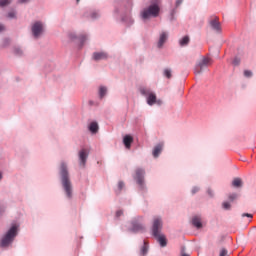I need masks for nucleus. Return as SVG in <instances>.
Listing matches in <instances>:
<instances>
[{"label":"nucleus","mask_w":256,"mask_h":256,"mask_svg":"<svg viewBox=\"0 0 256 256\" xmlns=\"http://www.w3.org/2000/svg\"><path fill=\"white\" fill-rule=\"evenodd\" d=\"M60 175H61L62 187L68 199H71L73 197V186L71 185V180L69 179V171L67 170V164L61 163Z\"/></svg>","instance_id":"f257e3e1"},{"label":"nucleus","mask_w":256,"mask_h":256,"mask_svg":"<svg viewBox=\"0 0 256 256\" xmlns=\"http://www.w3.org/2000/svg\"><path fill=\"white\" fill-rule=\"evenodd\" d=\"M11 4V0H0V7H7Z\"/></svg>","instance_id":"b1692460"},{"label":"nucleus","mask_w":256,"mask_h":256,"mask_svg":"<svg viewBox=\"0 0 256 256\" xmlns=\"http://www.w3.org/2000/svg\"><path fill=\"white\" fill-rule=\"evenodd\" d=\"M222 207H223V209H226V211H228L229 209H231V203L223 202Z\"/></svg>","instance_id":"393cba45"},{"label":"nucleus","mask_w":256,"mask_h":256,"mask_svg":"<svg viewBox=\"0 0 256 256\" xmlns=\"http://www.w3.org/2000/svg\"><path fill=\"white\" fill-rule=\"evenodd\" d=\"M227 249H225V248H222L221 250H220V254H219V256H227Z\"/></svg>","instance_id":"c756f323"},{"label":"nucleus","mask_w":256,"mask_h":256,"mask_svg":"<svg viewBox=\"0 0 256 256\" xmlns=\"http://www.w3.org/2000/svg\"><path fill=\"white\" fill-rule=\"evenodd\" d=\"M81 0H76V3H79Z\"/></svg>","instance_id":"a18cd8bd"},{"label":"nucleus","mask_w":256,"mask_h":256,"mask_svg":"<svg viewBox=\"0 0 256 256\" xmlns=\"http://www.w3.org/2000/svg\"><path fill=\"white\" fill-rule=\"evenodd\" d=\"M89 131H91V133H97V131H99V124H97V122L90 123Z\"/></svg>","instance_id":"a211bd4d"},{"label":"nucleus","mask_w":256,"mask_h":256,"mask_svg":"<svg viewBox=\"0 0 256 256\" xmlns=\"http://www.w3.org/2000/svg\"><path fill=\"white\" fill-rule=\"evenodd\" d=\"M17 237V226H12L6 235H4L0 241V247H9L13 243V239Z\"/></svg>","instance_id":"f03ea898"},{"label":"nucleus","mask_w":256,"mask_h":256,"mask_svg":"<svg viewBox=\"0 0 256 256\" xmlns=\"http://www.w3.org/2000/svg\"><path fill=\"white\" fill-rule=\"evenodd\" d=\"M210 26L212 27V29H214V31L221 33V23H219L218 17H214V19L210 21Z\"/></svg>","instance_id":"9d476101"},{"label":"nucleus","mask_w":256,"mask_h":256,"mask_svg":"<svg viewBox=\"0 0 256 256\" xmlns=\"http://www.w3.org/2000/svg\"><path fill=\"white\" fill-rule=\"evenodd\" d=\"M162 151H163V144L156 145L153 150V157H159Z\"/></svg>","instance_id":"dca6fc26"},{"label":"nucleus","mask_w":256,"mask_h":256,"mask_svg":"<svg viewBox=\"0 0 256 256\" xmlns=\"http://www.w3.org/2000/svg\"><path fill=\"white\" fill-rule=\"evenodd\" d=\"M154 237L157 239L161 247H167V238H165V235L158 233V235Z\"/></svg>","instance_id":"f8f14e48"},{"label":"nucleus","mask_w":256,"mask_h":256,"mask_svg":"<svg viewBox=\"0 0 256 256\" xmlns=\"http://www.w3.org/2000/svg\"><path fill=\"white\" fill-rule=\"evenodd\" d=\"M123 143L126 149H131V143H133V137L130 135H126L123 139Z\"/></svg>","instance_id":"4468645a"},{"label":"nucleus","mask_w":256,"mask_h":256,"mask_svg":"<svg viewBox=\"0 0 256 256\" xmlns=\"http://www.w3.org/2000/svg\"><path fill=\"white\" fill-rule=\"evenodd\" d=\"M105 95H107V87L100 86V88H99V97H100V99H103V97H105Z\"/></svg>","instance_id":"6ab92c4d"},{"label":"nucleus","mask_w":256,"mask_h":256,"mask_svg":"<svg viewBox=\"0 0 256 256\" xmlns=\"http://www.w3.org/2000/svg\"><path fill=\"white\" fill-rule=\"evenodd\" d=\"M109 55H107L106 52H95L93 53V59L94 61H103L104 59H107Z\"/></svg>","instance_id":"9b49d317"},{"label":"nucleus","mask_w":256,"mask_h":256,"mask_svg":"<svg viewBox=\"0 0 256 256\" xmlns=\"http://www.w3.org/2000/svg\"><path fill=\"white\" fill-rule=\"evenodd\" d=\"M152 5H158L159 0H151Z\"/></svg>","instance_id":"58836bf2"},{"label":"nucleus","mask_w":256,"mask_h":256,"mask_svg":"<svg viewBox=\"0 0 256 256\" xmlns=\"http://www.w3.org/2000/svg\"><path fill=\"white\" fill-rule=\"evenodd\" d=\"M156 103L158 104V105H161V100H156Z\"/></svg>","instance_id":"37998d69"},{"label":"nucleus","mask_w":256,"mask_h":256,"mask_svg":"<svg viewBox=\"0 0 256 256\" xmlns=\"http://www.w3.org/2000/svg\"><path fill=\"white\" fill-rule=\"evenodd\" d=\"M165 41H167V32H162L160 34V38L158 41V48L161 49V47H163V45H165Z\"/></svg>","instance_id":"ddd939ff"},{"label":"nucleus","mask_w":256,"mask_h":256,"mask_svg":"<svg viewBox=\"0 0 256 256\" xmlns=\"http://www.w3.org/2000/svg\"><path fill=\"white\" fill-rule=\"evenodd\" d=\"M10 41L9 39H5L3 42V47H7V45H9Z\"/></svg>","instance_id":"c9c22d12"},{"label":"nucleus","mask_w":256,"mask_h":256,"mask_svg":"<svg viewBox=\"0 0 256 256\" xmlns=\"http://www.w3.org/2000/svg\"><path fill=\"white\" fill-rule=\"evenodd\" d=\"M1 179H3V176H2L1 173H0V180H1Z\"/></svg>","instance_id":"c03bdc74"},{"label":"nucleus","mask_w":256,"mask_h":256,"mask_svg":"<svg viewBox=\"0 0 256 256\" xmlns=\"http://www.w3.org/2000/svg\"><path fill=\"white\" fill-rule=\"evenodd\" d=\"M163 73H164V77H166L167 79H171V77H172L171 69L166 68V69H164Z\"/></svg>","instance_id":"5701e85b"},{"label":"nucleus","mask_w":256,"mask_h":256,"mask_svg":"<svg viewBox=\"0 0 256 256\" xmlns=\"http://www.w3.org/2000/svg\"><path fill=\"white\" fill-rule=\"evenodd\" d=\"M121 215H123V212L121 210H118L116 212V217H121Z\"/></svg>","instance_id":"e433bc0d"},{"label":"nucleus","mask_w":256,"mask_h":256,"mask_svg":"<svg viewBox=\"0 0 256 256\" xmlns=\"http://www.w3.org/2000/svg\"><path fill=\"white\" fill-rule=\"evenodd\" d=\"M87 157H89V151H87V149H82L79 152V160H80V165L82 167H85V163H87Z\"/></svg>","instance_id":"1a4fd4ad"},{"label":"nucleus","mask_w":256,"mask_h":256,"mask_svg":"<svg viewBox=\"0 0 256 256\" xmlns=\"http://www.w3.org/2000/svg\"><path fill=\"white\" fill-rule=\"evenodd\" d=\"M228 199H229L230 203H233L235 201V199H237V194H230L228 196Z\"/></svg>","instance_id":"a878e982"},{"label":"nucleus","mask_w":256,"mask_h":256,"mask_svg":"<svg viewBox=\"0 0 256 256\" xmlns=\"http://www.w3.org/2000/svg\"><path fill=\"white\" fill-rule=\"evenodd\" d=\"M123 187H125V183H123V181H120L118 183V191H121L123 189Z\"/></svg>","instance_id":"473e14b6"},{"label":"nucleus","mask_w":256,"mask_h":256,"mask_svg":"<svg viewBox=\"0 0 256 256\" xmlns=\"http://www.w3.org/2000/svg\"><path fill=\"white\" fill-rule=\"evenodd\" d=\"M80 43H85L87 41V36L85 34H82L79 36Z\"/></svg>","instance_id":"bb28decb"},{"label":"nucleus","mask_w":256,"mask_h":256,"mask_svg":"<svg viewBox=\"0 0 256 256\" xmlns=\"http://www.w3.org/2000/svg\"><path fill=\"white\" fill-rule=\"evenodd\" d=\"M242 217H248L249 219H253V214L243 213Z\"/></svg>","instance_id":"72a5a7b5"},{"label":"nucleus","mask_w":256,"mask_h":256,"mask_svg":"<svg viewBox=\"0 0 256 256\" xmlns=\"http://www.w3.org/2000/svg\"><path fill=\"white\" fill-rule=\"evenodd\" d=\"M181 256H191L188 253H185V247L181 248Z\"/></svg>","instance_id":"f704fd0d"},{"label":"nucleus","mask_w":256,"mask_h":256,"mask_svg":"<svg viewBox=\"0 0 256 256\" xmlns=\"http://www.w3.org/2000/svg\"><path fill=\"white\" fill-rule=\"evenodd\" d=\"M197 191H199V188H197V187H195V188L192 189V193H193V194L197 193Z\"/></svg>","instance_id":"a19ab883"},{"label":"nucleus","mask_w":256,"mask_h":256,"mask_svg":"<svg viewBox=\"0 0 256 256\" xmlns=\"http://www.w3.org/2000/svg\"><path fill=\"white\" fill-rule=\"evenodd\" d=\"M159 11H161L159 4H152L142 11V19H149V17H159Z\"/></svg>","instance_id":"7ed1b4c3"},{"label":"nucleus","mask_w":256,"mask_h":256,"mask_svg":"<svg viewBox=\"0 0 256 256\" xmlns=\"http://www.w3.org/2000/svg\"><path fill=\"white\" fill-rule=\"evenodd\" d=\"M232 185L233 187H243V181L241 180V178H235L232 181Z\"/></svg>","instance_id":"aec40b11"},{"label":"nucleus","mask_w":256,"mask_h":256,"mask_svg":"<svg viewBox=\"0 0 256 256\" xmlns=\"http://www.w3.org/2000/svg\"><path fill=\"white\" fill-rule=\"evenodd\" d=\"M5 31V26L3 24H0V33Z\"/></svg>","instance_id":"ea45409f"},{"label":"nucleus","mask_w":256,"mask_h":256,"mask_svg":"<svg viewBox=\"0 0 256 256\" xmlns=\"http://www.w3.org/2000/svg\"><path fill=\"white\" fill-rule=\"evenodd\" d=\"M134 179L137 181V183H138V185H140V187H143V185L145 183V170H143L141 168H137L136 175H135Z\"/></svg>","instance_id":"6e6552de"},{"label":"nucleus","mask_w":256,"mask_h":256,"mask_svg":"<svg viewBox=\"0 0 256 256\" xmlns=\"http://www.w3.org/2000/svg\"><path fill=\"white\" fill-rule=\"evenodd\" d=\"M141 95H144V97H147V103L148 105L152 106L157 103V95L155 92L151 91L149 88H141L140 89Z\"/></svg>","instance_id":"39448f33"},{"label":"nucleus","mask_w":256,"mask_h":256,"mask_svg":"<svg viewBox=\"0 0 256 256\" xmlns=\"http://www.w3.org/2000/svg\"><path fill=\"white\" fill-rule=\"evenodd\" d=\"M161 229H163V221L159 217H155L152 225V233L154 236H158L161 233Z\"/></svg>","instance_id":"423d86ee"},{"label":"nucleus","mask_w":256,"mask_h":256,"mask_svg":"<svg viewBox=\"0 0 256 256\" xmlns=\"http://www.w3.org/2000/svg\"><path fill=\"white\" fill-rule=\"evenodd\" d=\"M244 75H245L246 77H253V72H251V70H245V71H244Z\"/></svg>","instance_id":"c85d7f7f"},{"label":"nucleus","mask_w":256,"mask_h":256,"mask_svg":"<svg viewBox=\"0 0 256 256\" xmlns=\"http://www.w3.org/2000/svg\"><path fill=\"white\" fill-rule=\"evenodd\" d=\"M192 225L194 227H197V229H201L203 227V224L201 223V218L199 216H196L192 219Z\"/></svg>","instance_id":"f3484780"},{"label":"nucleus","mask_w":256,"mask_h":256,"mask_svg":"<svg viewBox=\"0 0 256 256\" xmlns=\"http://www.w3.org/2000/svg\"><path fill=\"white\" fill-rule=\"evenodd\" d=\"M15 17H16V14H15L14 11H11V12L8 13V18L9 19H15Z\"/></svg>","instance_id":"7c9ffc66"},{"label":"nucleus","mask_w":256,"mask_h":256,"mask_svg":"<svg viewBox=\"0 0 256 256\" xmlns=\"http://www.w3.org/2000/svg\"><path fill=\"white\" fill-rule=\"evenodd\" d=\"M143 229H145L143 224L138 223V222H132V231L134 233H137L138 231H143Z\"/></svg>","instance_id":"2eb2a0df"},{"label":"nucleus","mask_w":256,"mask_h":256,"mask_svg":"<svg viewBox=\"0 0 256 256\" xmlns=\"http://www.w3.org/2000/svg\"><path fill=\"white\" fill-rule=\"evenodd\" d=\"M180 45H181V47H185V45H189V36H184L180 40Z\"/></svg>","instance_id":"4be33fe9"},{"label":"nucleus","mask_w":256,"mask_h":256,"mask_svg":"<svg viewBox=\"0 0 256 256\" xmlns=\"http://www.w3.org/2000/svg\"><path fill=\"white\" fill-rule=\"evenodd\" d=\"M240 63H241V59H239V58H234V60H233V65H234L235 67H237Z\"/></svg>","instance_id":"cd10ccee"},{"label":"nucleus","mask_w":256,"mask_h":256,"mask_svg":"<svg viewBox=\"0 0 256 256\" xmlns=\"http://www.w3.org/2000/svg\"><path fill=\"white\" fill-rule=\"evenodd\" d=\"M213 63V60L209 57H203L199 63L194 68L195 75H200V73H203V69H207L209 65Z\"/></svg>","instance_id":"20e7f679"},{"label":"nucleus","mask_w":256,"mask_h":256,"mask_svg":"<svg viewBox=\"0 0 256 256\" xmlns=\"http://www.w3.org/2000/svg\"><path fill=\"white\" fill-rule=\"evenodd\" d=\"M43 31H44L43 23L35 22L32 25V34H33V37H35V39H39V37L43 35Z\"/></svg>","instance_id":"0eeeda50"},{"label":"nucleus","mask_w":256,"mask_h":256,"mask_svg":"<svg viewBox=\"0 0 256 256\" xmlns=\"http://www.w3.org/2000/svg\"><path fill=\"white\" fill-rule=\"evenodd\" d=\"M181 3H183V0H176V7H179V5H181Z\"/></svg>","instance_id":"4c0bfd02"},{"label":"nucleus","mask_w":256,"mask_h":256,"mask_svg":"<svg viewBox=\"0 0 256 256\" xmlns=\"http://www.w3.org/2000/svg\"><path fill=\"white\" fill-rule=\"evenodd\" d=\"M90 17H91V19H97V17H99V13H97V12H92V13L90 14Z\"/></svg>","instance_id":"2f4dec72"},{"label":"nucleus","mask_w":256,"mask_h":256,"mask_svg":"<svg viewBox=\"0 0 256 256\" xmlns=\"http://www.w3.org/2000/svg\"><path fill=\"white\" fill-rule=\"evenodd\" d=\"M19 3H29V0H18Z\"/></svg>","instance_id":"79ce46f5"},{"label":"nucleus","mask_w":256,"mask_h":256,"mask_svg":"<svg viewBox=\"0 0 256 256\" xmlns=\"http://www.w3.org/2000/svg\"><path fill=\"white\" fill-rule=\"evenodd\" d=\"M147 251H149V244H147V242L144 241V245L142 246L140 253L142 256H145L147 255Z\"/></svg>","instance_id":"412c9836"}]
</instances>
